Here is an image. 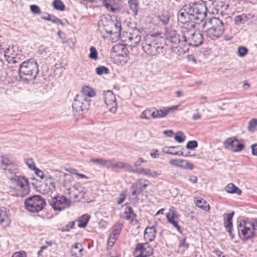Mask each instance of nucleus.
I'll return each mask as SVG.
<instances>
[{
    "label": "nucleus",
    "instance_id": "nucleus-1",
    "mask_svg": "<svg viewBox=\"0 0 257 257\" xmlns=\"http://www.w3.org/2000/svg\"><path fill=\"white\" fill-rule=\"evenodd\" d=\"M190 27H183L179 34L175 31L170 33L169 39L170 42L173 44V47L180 48L182 52H185L188 50L189 46L198 47L202 44V34L195 31L193 23H191Z\"/></svg>",
    "mask_w": 257,
    "mask_h": 257
},
{
    "label": "nucleus",
    "instance_id": "nucleus-2",
    "mask_svg": "<svg viewBox=\"0 0 257 257\" xmlns=\"http://www.w3.org/2000/svg\"><path fill=\"white\" fill-rule=\"evenodd\" d=\"M160 35L148 34L142 42L143 51L150 56H156L163 52L164 47Z\"/></svg>",
    "mask_w": 257,
    "mask_h": 257
},
{
    "label": "nucleus",
    "instance_id": "nucleus-3",
    "mask_svg": "<svg viewBox=\"0 0 257 257\" xmlns=\"http://www.w3.org/2000/svg\"><path fill=\"white\" fill-rule=\"evenodd\" d=\"M202 26L206 36L212 40H216L219 38L224 31L223 22L216 17H213L208 21H205Z\"/></svg>",
    "mask_w": 257,
    "mask_h": 257
},
{
    "label": "nucleus",
    "instance_id": "nucleus-4",
    "mask_svg": "<svg viewBox=\"0 0 257 257\" xmlns=\"http://www.w3.org/2000/svg\"><path fill=\"white\" fill-rule=\"evenodd\" d=\"M99 31L103 37L105 34L114 35L115 37H119L121 30V23L116 19L112 20L106 17H102L98 24Z\"/></svg>",
    "mask_w": 257,
    "mask_h": 257
},
{
    "label": "nucleus",
    "instance_id": "nucleus-5",
    "mask_svg": "<svg viewBox=\"0 0 257 257\" xmlns=\"http://www.w3.org/2000/svg\"><path fill=\"white\" fill-rule=\"evenodd\" d=\"M19 72L21 77L26 76L27 79H35L39 73L37 61L34 59H30L23 62L19 66Z\"/></svg>",
    "mask_w": 257,
    "mask_h": 257
},
{
    "label": "nucleus",
    "instance_id": "nucleus-6",
    "mask_svg": "<svg viewBox=\"0 0 257 257\" xmlns=\"http://www.w3.org/2000/svg\"><path fill=\"white\" fill-rule=\"evenodd\" d=\"M189 14L191 16V21L195 23L202 22L206 16L207 8L203 3L198 4L194 3L192 5H187Z\"/></svg>",
    "mask_w": 257,
    "mask_h": 257
},
{
    "label": "nucleus",
    "instance_id": "nucleus-7",
    "mask_svg": "<svg viewBox=\"0 0 257 257\" xmlns=\"http://www.w3.org/2000/svg\"><path fill=\"white\" fill-rule=\"evenodd\" d=\"M27 210L32 213H38L41 211L45 205V201L40 195H34L28 197L25 201Z\"/></svg>",
    "mask_w": 257,
    "mask_h": 257
},
{
    "label": "nucleus",
    "instance_id": "nucleus-8",
    "mask_svg": "<svg viewBox=\"0 0 257 257\" xmlns=\"http://www.w3.org/2000/svg\"><path fill=\"white\" fill-rule=\"evenodd\" d=\"M238 235L242 240L252 238L254 234L255 225L250 222H240L237 227Z\"/></svg>",
    "mask_w": 257,
    "mask_h": 257
},
{
    "label": "nucleus",
    "instance_id": "nucleus-9",
    "mask_svg": "<svg viewBox=\"0 0 257 257\" xmlns=\"http://www.w3.org/2000/svg\"><path fill=\"white\" fill-rule=\"evenodd\" d=\"M50 205L55 211H62L70 206L71 201L64 196H58L49 199Z\"/></svg>",
    "mask_w": 257,
    "mask_h": 257
},
{
    "label": "nucleus",
    "instance_id": "nucleus-10",
    "mask_svg": "<svg viewBox=\"0 0 257 257\" xmlns=\"http://www.w3.org/2000/svg\"><path fill=\"white\" fill-rule=\"evenodd\" d=\"M153 253V248L147 243L137 244L134 251V257H149Z\"/></svg>",
    "mask_w": 257,
    "mask_h": 257
},
{
    "label": "nucleus",
    "instance_id": "nucleus-11",
    "mask_svg": "<svg viewBox=\"0 0 257 257\" xmlns=\"http://www.w3.org/2000/svg\"><path fill=\"white\" fill-rule=\"evenodd\" d=\"M8 192L13 196L24 197L30 192L29 184L28 183L21 186H10L8 188Z\"/></svg>",
    "mask_w": 257,
    "mask_h": 257
},
{
    "label": "nucleus",
    "instance_id": "nucleus-12",
    "mask_svg": "<svg viewBox=\"0 0 257 257\" xmlns=\"http://www.w3.org/2000/svg\"><path fill=\"white\" fill-rule=\"evenodd\" d=\"M224 147L233 152H238L243 150L244 146L235 137L227 138L223 143Z\"/></svg>",
    "mask_w": 257,
    "mask_h": 257
},
{
    "label": "nucleus",
    "instance_id": "nucleus-13",
    "mask_svg": "<svg viewBox=\"0 0 257 257\" xmlns=\"http://www.w3.org/2000/svg\"><path fill=\"white\" fill-rule=\"evenodd\" d=\"M149 184V181L147 180L138 179L131 186L132 195L135 197L138 196L148 187Z\"/></svg>",
    "mask_w": 257,
    "mask_h": 257
},
{
    "label": "nucleus",
    "instance_id": "nucleus-14",
    "mask_svg": "<svg viewBox=\"0 0 257 257\" xmlns=\"http://www.w3.org/2000/svg\"><path fill=\"white\" fill-rule=\"evenodd\" d=\"M16 49L13 46L8 47L5 51L3 50L4 56L9 63H18V60L22 57V55L16 51Z\"/></svg>",
    "mask_w": 257,
    "mask_h": 257
},
{
    "label": "nucleus",
    "instance_id": "nucleus-15",
    "mask_svg": "<svg viewBox=\"0 0 257 257\" xmlns=\"http://www.w3.org/2000/svg\"><path fill=\"white\" fill-rule=\"evenodd\" d=\"M103 98L106 106L109 111L115 113L116 111V101L115 97L111 91L107 90L103 92Z\"/></svg>",
    "mask_w": 257,
    "mask_h": 257
},
{
    "label": "nucleus",
    "instance_id": "nucleus-16",
    "mask_svg": "<svg viewBox=\"0 0 257 257\" xmlns=\"http://www.w3.org/2000/svg\"><path fill=\"white\" fill-rule=\"evenodd\" d=\"M179 217V214L177 213L173 208H170L169 212L166 214V218L168 222L172 224L180 233L182 234V232L181 230V227L178 224Z\"/></svg>",
    "mask_w": 257,
    "mask_h": 257
},
{
    "label": "nucleus",
    "instance_id": "nucleus-17",
    "mask_svg": "<svg viewBox=\"0 0 257 257\" xmlns=\"http://www.w3.org/2000/svg\"><path fill=\"white\" fill-rule=\"evenodd\" d=\"M111 52L116 54L118 57H124L123 61L126 62L128 60L127 55L128 51L123 44H117L115 45L111 49Z\"/></svg>",
    "mask_w": 257,
    "mask_h": 257
},
{
    "label": "nucleus",
    "instance_id": "nucleus-18",
    "mask_svg": "<svg viewBox=\"0 0 257 257\" xmlns=\"http://www.w3.org/2000/svg\"><path fill=\"white\" fill-rule=\"evenodd\" d=\"M69 193L73 196L76 201H79L84 197L85 192L84 189L81 186H73L70 189Z\"/></svg>",
    "mask_w": 257,
    "mask_h": 257
},
{
    "label": "nucleus",
    "instance_id": "nucleus-19",
    "mask_svg": "<svg viewBox=\"0 0 257 257\" xmlns=\"http://www.w3.org/2000/svg\"><path fill=\"white\" fill-rule=\"evenodd\" d=\"M84 100L85 98L83 96L80 95L76 96L72 103V109L74 113L82 111Z\"/></svg>",
    "mask_w": 257,
    "mask_h": 257
},
{
    "label": "nucleus",
    "instance_id": "nucleus-20",
    "mask_svg": "<svg viewBox=\"0 0 257 257\" xmlns=\"http://www.w3.org/2000/svg\"><path fill=\"white\" fill-rule=\"evenodd\" d=\"M188 8L187 5L180 10L178 14V20L181 23L186 24L191 21V16L189 14Z\"/></svg>",
    "mask_w": 257,
    "mask_h": 257
},
{
    "label": "nucleus",
    "instance_id": "nucleus-21",
    "mask_svg": "<svg viewBox=\"0 0 257 257\" xmlns=\"http://www.w3.org/2000/svg\"><path fill=\"white\" fill-rule=\"evenodd\" d=\"M9 178L11 182V186H21L29 183L28 179L23 176L15 175L10 176Z\"/></svg>",
    "mask_w": 257,
    "mask_h": 257
},
{
    "label": "nucleus",
    "instance_id": "nucleus-22",
    "mask_svg": "<svg viewBox=\"0 0 257 257\" xmlns=\"http://www.w3.org/2000/svg\"><path fill=\"white\" fill-rule=\"evenodd\" d=\"M10 220L9 214L6 208H1L0 209V224L4 227L8 226L10 224Z\"/></svg>",
    "mask_w": 257,
    "mask_h": 257
},
{
    "label": "nucleus",
    "instance_id": "nucleus-23",
    "mask_svg": "<svg viewBox=\"0 0 257 257\" xmlns=\"http://www.w3.org/2000/svg\"><path fill=\"white\" fill-rule=\"evenodd\" d=\"M156 231L154 226L147 227L144 234V238L146 241H153L156 236Z\"/></svg>",
    "mask_w": 257,
    "mask_h": 257
},
{
    "label": "nucleus",
    "instance_id": "nucleus-24",
    "mask_svg": "<svg viewBox=\"0 0 257 257\" xmlns=\"http://www.w3.org/2000/svg\"><path fill=\"white\" fill-rule=\"evenodd\" d=\"M45 187L46 188L44 190V193H52L55 190V183L54 179L52 177H48L46 178Z\"/></svg>",
    "mask_w": 257,
    "mask_h": 257
},
{
    "label": "nucleus",
    "instance_id": "nucleus-25",
    "mask_svg": "<svg viewBox=\"0 0 257 257\" xmlns=\"http://www.w3.org/2000/svg\"><path fill=\"white\" fill-rule=\"evenodd\" d=\"M126 1L133 15L134 16H137L139 9L138 0H126Z\"/></svg>",
    "mask_w": 257,
    "mask_h": 257
},
{
    "label": "nucleus",
    "instance_id": "nucleus-26",
    "mask_svg": "<svg viewBox=\"0 0 257 257\" xmlns=\"http://www.w3.org/2000/svg\"><path fill=\"white\" fill-rule=\"evenodd\" d=\"M234 215V212L226 214V218L224 219V224L226 231L229 233V235L231 236V228L232 226V219Z\"/></svg>",
    "mask_w": 257,
    "mask_h": 257
},
{
    "label": "nucleus",
    "instance_id": "nucleus-27",
    "mask_svg": "<svg viewBox=\"0 0 257 257\" xmlns=\"http://www.w3.org/2000/svg\"><path fill=\"white\" fill-rule=\"evenodd\" d=\"M134 172L152 177H156L158 175L155 171H152L150 169L143 168H137L135 170Z\"/></svg>",
    "mask_w": 257,
    "mask_h": 257
},
{
    "label": "nucleus",
    "instance_id": "nucleus-28",
    "mask_svg": "<svg viewBox=\"0 0 257 257\" xmlns=\"http://www.w3.org/2000/svg\"><path fill=\"white\" fill-rule=\"evenodd\" d=\"M6 173L11 175V176L17 175V174L19 173V168L18 165L13 163L11 165H9L7 168H3Z\"/></svg>",
    "mask_w": 257,
    "mask_h": 257
},
{
    "label": "nucleus",
    "instance_id": "nucleus-29",
    "mask_svg": "<svg viewBox=\"0 0 257 257\" xmlns=\"http://www.w3.org/2000/svg\"><path fill=\"white\" fill-rule=\"evenodd\" d=\"M83 251V249L82 247L81 244L76 243L72 248L71 253L72 255L75 257H81L82 255V252Z\"/></svg>",
    "mask_w": 257,
    "mask_h": 257
},
{
    "label": "nucleus",
    "instance_id": "nucleus-30",
    "mask_svg": "<svg viewBox=\"0 0 257 257\" xmlns=\"http://www.w3.org/2000/svg\"><path fill=\"white\" fill-rule=\"evenodd\" d=\"M226 191L230 194H236L241 195V191L237 187L235 186L233 183H229L225 187Z\"/></svg>",
    "mask_w": 257,
    "mask_h": 257
},
{
    "label": "nucleus",
    "instance_id": "nucleus-31",
    "mask_svg": "<svg viewBox=\"0 0 257 257\" xmlns=\"http://www.w3.org/2000/svg\"><path fill=\"white\" fill-rule=\"evenodd\" d=\"M194 202L198 207L204 210L208 211L210 209L209 204H207L203 199H196L194 200Z\"/></svg>",
    "mask_w": 257,
    "mask_h": 257
},
{
    "label": "nucleus",
    "instance_id": "nucleus-32",
    "mask_svg": "<svg viewBox=\"0 0 257 257\" xmlns=\"http://www.w3.org/2000/svg\"><path fill=\"white\" fill-rule=\"evenodd\" d=\"M89 218L90 216L87 214L82 215L77 220L78 222V226L81 228L85 227L89 220Z\"/></svg>",
    "mask_w": 257,
    "mask_h": 257
},
{
    "label": "nucleus",
    "instance_id": "nucleus-33",
    "mask_svg": "<svg viewBox=\"0 0 257 257\" xmlns=\"http://www.w3.org/2000/svg\"><path fill=\"white\" fill-rule=\"evenodd\" d=\"M124 218L127 220L133 221L135 218L136 215L134 213L133 210L131 207H127L125 208Z\"/></svg>",
    "mask_w": 257,
    "mask_h": 257
},
{
    "label": "nucleus",
    "instance_id": "nucleus-34",
    "mask_svg": "<svg viewBox=\"0 0 257 257\" xmlns=\"http://www.w3.org/2000/svg\"><path fill=\"white\" fill-rule=\"evenodd\" d=\"M82 93L89 97H92L95 95V91L89 86H85L82 88Z\"/></svg>",
    "mask_w": 257,
    "mask_h": 257
},
{
    "label": "nucleus",
    "instance_id": "nucleus-35",
    "mask_svg": "<svg viewBox=\"0 0 257 257\" xmlns=\"http://www.w3.org/2000/svg\"><path fill=\"white\" fill-rule=\"evenodd\" d=\"M116 167L119 169H123L126 171H130L131 172H134L135 170L133 169V167L128 164L124 163L122 162H116Z\"/></svg>",
    "mask_w": 257,
    "mask_h": 257
},
{
    "label": "nucleus",
    "instance_id": "nucleus-36",
    "mask_svg": "<svg viewBox=\"0 0 257 257\" xmlns=\"http://www.w3.org/2000/svg\"><path fill=\"white\" fill-rule=\"evenodd\" d=\"M128 40L132 43V45L134 47L138 44L141 40V36L139 34L133 35L128 37Z\"/></svg>",
    "mask_w": 257,
    "mask_h": 257
},
{
    "label": "nucleus",
    "instance_id": "nucleus-37",
    "mask_svg": "<svg viewBox=\"0 0 257 257\" xmlns=\"http://www.w3.org/2000/svg\"><path fill=\"white\" fill-rule=\"evenodd\" d=\"M42 19L51 21L54 23H56L57 24H62V21L60 19L57 18L54 16L51 15L49 14H46V16L42 17Z\"/></svg>",
    "mask_w": 257,
    "mask_h": 257
},
{
    "label": "nucleus",
    "instance_id": "nucleus-38",
    "mask_svg": "<svg viewBox=\"0 0 257 257\" xmlns=\"http://www.w3.org/2000/svg\"><path fill=\"white\" fill-rule=\"evenodd\" d=\"M182 162L179 163V164L182 167H178L183 169H189L192 170L194 168V166L191 163H190L188 161L185 160H181Z\"/></svg>",
    "mask_w": 257,
    "mask_h": 257
},
{
    "label": "nucleus",
    "instance_id": "nucleus-39",
    "mask_svg": "<svg viewBox=\"0 0 257 257\" xmlns=\"http://www.w3.org/2000/svg\"><path fill=\"white\" fill-rule=\"evenodd\" d=\"M53 6L55 9L60 11L64 10L65 6L60 0H54L53 2Z\"/></svg>",
    "mask_w": 257,
    "mask_h": 257
},
{
    "label": "nucleus",
    "instance_id": "nucleus-40",
    "mask_svg": "<svg viewBox=\"0 0 257 257\" xmlns=\"http://www.w3.org/2000/svg\"><path fill=\"white\" fill-rule=\"evenodd\" d=\"M234 20L236 25L244 23L247 21V16L245 14L237 16Z\"/></svg>",
    "mask_w": 257,
    "mask_h": 257
},
{
    "label": "nucleus",
    "instance_id": "nucleus-41",
    "mask_svg": "<svg viewBox=\"0 0 257 257\" xmlns=\"http://www.w3.org/2000/svg\"><path fill=\"white\" fill-rule=\"evenodd\" d=\"M51 47L48 46L42 45L39 47L38 50V53L40 55H43L44 54H50Z\"/></svg>",
    "mask_w": 257,
    "mask_h": 257
},
{
    "label": "nucleus",
    "instance_id": "nucleus-42",
    "mask_svg": "<svg viewBox=\"0 0 257 257\" xmlns=\"http://www.w3.org/2000/svg\"><path fill=\"white\" fill-rule=\"evenodd\" d=\"M175 147H166L163 149L164 152L168 154H170L174 156H183V153L182 152H172L171 151V149L172 148H174Z\"/></svg>",
    "mask_w": 257,
    "mask_h": 257
},
{
    "label": "nucleus",
    "instance_id": "nucleus-43",
    "mask_svg": "<svg viewBox=\"0 0 257 257\" xmlns=\"http://www.w3.org/2000/svg\"><path fill=\"white\" fill-rule=\"evenodd\" d=\"M116 162L114 163L111 160H105L103 159L102 163V167H106L107 168H115Z\"/></svg>",
    "mask_w": 257,
    "mask_h": 257
},
{
    "label": "nucleus",
    "instance_id": "nucleus-44",
    "mask_svg": "<svg viewBox=\"0 0 257 257\" xmlns=\"http://www.w3.org/2000/svg\"><path fill=\"white\" fill-rule=\"evenodd\" d=\"M152 108L145 109L140 115L141 119L148 120L151 118Z\"/></svg>",
    "mask_w": 257,
    "mask_h": 257
},
{
    "label": "nucleus",
    "instance_id": "nucleus-45",
    "mask_svg": "<svg viewBox=\"0 0 257 257\" xmlns=\"http://www.w3.org/2000/svg\"><path fill=\"white\" fill-rule=\"evenodd\" d=\"M248 53V49L243 46H239L237 49L238 55L241 57L245 56Z\"/></svg>",
    "mask_w": 257,
    "mask_h": 257
},
{
    "label": "nucleus",
    "instance_id": "nucleus-46",
    "mask_svg": "<svg viewBox=\"0 0 257 257\" xmlns=\"http://www.w3.org/2000/svg\"><path fill=\"white\" fill-rule=\"evenodd\" d=\"M257 126V119H252L249 122L248 124V130L250 132H254L255 127Z\"/></svg>",
    "mask_w": 257,
    "mask_h": 257
},
{
    "label": "nucleus",
    "instance_id": "nucleus-47",
    "mask_svg": "<svg viewBox=\"0 0 257 257\" xmlns=\"http://www.w3.org/2000/svg\"><path fill=\"white\" fill-rule=\"evenodd\" d=\"M185 136L182 132H179L175 136L174 139L178 143H183L185 140Z\"/></svg>",
    "mask_w": 257,
    "mask_h": 257
},
{
    "label": "nucleus",
    "instance_id": "nucleus-48",
    "mask_svg": "<svg viewBox=\"0 0 257 257\" xmlns=\"http://www.w3.org/2000/svg\"><path fill=\"white\" fill-rule=\"evenodd\" d=\"M96 73L98 75H102L103 74H107L108 73V69L104 66L97 67L95 69Z\"/></svg>",
    "mask_w": 257,
    "mask_h": 257
},
{
    "label": "nucleus",
    "instance_id": "nucleus-49",
    "mask_svg": "<svg viewBox=\"0 0 257 257\" xmlns=\"http://www.w3.org/2000/svg\"><path fill=\"white\" fill-rule=\"evenodd\" d=\"M89 57L93 60H96L97 58V52L94 47H91L90 48V54Z\"/></svg>",
    "mask_w": 257,
    "mask_h": 257
},
{
    "label": "nucleus",
    "instance_id": "nucleus-50",
    "mask_svg": "<svg viewBox=\"0 0 257 257\" xmlns=\"http://www.w3.org/2000/svg\"><path fill=\"white\" fill-rule=\"evenodd\" d=\"M25 162L28 167L30 170H34L36 168L35 163L32 158L27 159Z\"/></svg>",
    "mask_w": 257,
    "mask_h": 257
},
{
    "label": "nucleus",
    "instance_id": "nucleus-51",
    "mask_svg": "<svg viewBox=\"0 0 257 257\" xmlns=\"http://www.w3.org/2000/svg\"><path fill=\"white\" fill-rule=\"evenodd\" d=\"M74 225L75 223L74 221L70 222L65 226H63L60 230L62 232L69 231L71 229L74 227Z\"/></svg>",
    "mask_w": 257,
    "mask_h": 257
},
{
    "label": "nucleus",
    "instance_id": "nucleus-52",
    "mask_svg": "<svg viewBox=\"0 0 257 257\" xmlns=\"http://www.w3.org/2000/svg\"><path fill=\"white\" fill-rule=\"evenodd\" d=\"M13 162L9 160L7 157H2V164L3 168H7L9 165H11Z\"/></svg>",
    "mask_w": 257,
    "mask_h": 257
},
{
    "label": "nucleus",
    "instance_id": "nucleus-53",
    "mask_svg": "<svg viewBox=\"0 0 257 257\" xmlns=\"http://www.w3.org/2000/svg\"><path fill=\"white\" fill-rule=\"evenodd\" d=\"M186 238L184 237L182 239H179V247H183L184 249H186L189 247V243L186 242Z\"/></svg>",
    "mask_w": 257,
    "mask_h": 257
},
{
    "label": "nucleus",
    "instance_id": "nucleus-54",
    "mask_svg": "<svg viewBox=\"0 0 257 257\" xmlns=\"http://www.w3.org/2000/svg\"><path fill=\"white\" fill-rule=\"evenodd\" d=\"M197 146L198 143L196 141H191L187 143L186 147L188 149L193 150L196 148Z\"/></svg>",
    "mask_w": 257,
    "mask_h": 257
},
{
    "label": "nucleus",
    "instance_id": "nucleus-55",
    "mask_svg": "<svg viewBox=\"0 0 257 257\" xmlns=\"http://www.w3.org/2000/svg\"><path fill=\"white\" fill-rule=\"evenodd\" d=\"M12 257H27V255L26 252L23 250H21L14 252L12 254Z\"/></svg>",
    "mask_w": 257,
    "mask_h": 257
},
{
    "label": "nucleus",
    "instance_id": "nucleus-56",
    "mask_svg": "<svg viewBox=\"0 0 257 257\" xmlns=\"http://www.w3.org/2000/svg\"><path fill=\"white\" fill-rule=\"evenodd\" d=\"M168 114L166 107H164L162 109L158 110V118L164 117Z\"/></svg>",
    "mask_w": 257,
    "mask_h": 257
},
{
    "label": "nucleus",
    "instance_id": "nucleus-57",
    "mask_svg": "<svg viewBox=\"0 0 257 257\" xmlns=\"http://www.w3.org/2000/svg\"><path fill=\"white\" fill-rule=\"evenodd\" d=\"M30 9L31 12L35 14H38L41 13L40 8L37 5H31L30 6Z\"/></svg>",
    "mask_w": 257,
    "mask_h": 257
},
{
    "label": "nucleus",
    "instance_id": "nucleus-58",
    "mask_svg": "<svg viewBox=\"0 0 257 257\" xmlns=\"http://www.w3.org/2000/svg\"><path fill=\"white\" fill-rule=\"evenodd\" d=\"M181 159H171L169 160V163L170 164L176 166V167H181L179 163H181Z\"/></svg>",
    "mask_w": 257,
    "mask_h": 257
},
{
    "label": "nucleus",
    "instance_id": "nucleus-59",
    "mask_svg": "<svg viewBox=\"0 0 257 257\" xmlns=\"http://www.w3.org/2000/svg\"><path fill=\"white\" fill-rule=\"evenodd\" d=\"M158 18L163 24H166L169 20V17L165 15L160 16Z\"/></svg>",
    "mask_w": 257,
    "mask_h": 257
},
{
    "label": "nucleus",
    "instance_id": "nucleus-60",
    "mask_svg": "<svg viewBox=\"0 0 257 257\" xmlns=\"http://www.w3.org/2000/svg\"><path fill=\"white\" fill-rule=\"evenodd\" d=\"M103 159H100V158H91L90 159V162L97 165H99L101 166L102 165L103 163Z\"/></svg>",
    "mask_w": 257,
    "mask_h": 257
},
{
    "label": "nucleus",
    "instance_id": "nucleus-61",
    "mask_svg": "<svg viewBox=\"0 0 257 257\" xmlns=\"http://www.w3.org/2000/svg\"><path fill=\"white\" fill-rule=\"evenodd\" d=\"M33 171H35V174L39 177H40L41 179H44V174L43 173V172L38 169V168H36L35 169H34Z\"/></svg>",
    "mask_w": 257,
    "mask_h": 257
},
{
    "label": "nucleus",
    "instance_id": "nucleus-62",
    "mask_svg": "<svg viewBox=\"0 0 257 257\" xmlns=\"http://www.w3.org/2000/svg\"><path fill=\"white\" fill-rule=\"evenodd\" d=\"M120 230V229H114L112 233L110 234L109 237H112L113 238L117 239L118 236L119 235Z\"/></svg>",
    "mask_w": 257,
    "mask_h": 257
},
{
    "label": "nucleus",
    "instance_id": "nucleus-63",
    "mask_svg": "<svg viewBox=\"0 0 257 257\" xmlns=\"http://www.w3.org/2000/svg\"><path fill=\"white\" fill-rule=\"evenodd\" d=\"M150 156L153 158H157L159 156V154L157 150H153L150 153Z\"/></svg>",
    "mask_w": 257,
    "mask_h": 257
},
{
    "label": "nucleus",
    "instance_id": "nucleus-64",
    "mask_svg": "<svg viewBox=\"0 0 257 257\" xmlns=\"http://www.w3.org/2000/svg\"><path fill=\"white\" fill-rule=\"evenodd\" d=\"M252 154L257 156V144H253L251 146Z\"/></svg>",
    "mask_w": 257,
    "mask_h": 257
}]
</instances>
